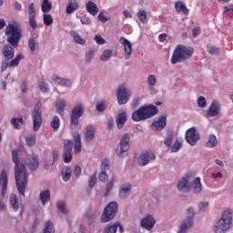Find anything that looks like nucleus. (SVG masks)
<instances>
[{
    "label": "nucleus",
    "mask_w": 233,
    "mask_h": 233,
    "mask_svg": "<svg viewBox=\"0 0 233 233\" xmlns=\"http://www.w3.org/2000/svg\"><path fill=\"white\" fill-rule=\"evenodd\" d=\"M19 153L16 149L12 151V158L15 165V178L16 183V188L18 190V194L25 198V192H26V187L28 185V171H26V167L25 164H20L19 159L17 158Z\"/></svg>",
    "instance_id": "obj_1"
},
{
    "label": "nucleus",
    "mask_w": 233,
    "mask_h": 233,
    "mask_svg": "<svg viewBox=\"0 0 233 233\" xmlns=\"http://www.w3.org/2000/svg\"><path fill=\"white\" fill-rule=\"evenodd\" d=\"M192 56H194V47L178 45L173 51L170 59L171 65H177V63H183V61L190 59Z\"/></svg>",
    "instance_id": "obj_2"
},
{
    "label": "nucleus",
    "mask_w": 233,
    "mask_h": 233,
    "mask_svg": "<svg viewBox=\"0 0 233 233\" xmlns=\"http://www.w3.org/2000/svg\"><path fill=\"white\" fill-rule=\"evenodd\" d=\"M5 35L7 37V43L14 48H17L21 37H23V30L14 24H9L5 28Z\"/></svg>",
    "instance_id": "obj_3"
},
{
    "label": "nucleus",
    "mask_w": 233,
    "mask_h": 233,
    "mask_svg": "<svg viewBox=\"0 0 233 233\" xmlns=\"http://www.w3.org/2000/svg\"><path fill=\"white\" fill-rule=\"evenodd\" d=\"M157 114V106H142L132 114V120L136 122L145 121V119H150Z\"/></svg>",
    "instance_id": "obj_4"
},
{
    "label": "nucleus",
    "mask_w": 233,
    "mask_h": 233,
    "mask_svg": "<svg viewBox=\"0 0 233 233\" xmlns=\"http://www.w3.org/2000/svg\"><path fill=\"white\" fill-rule=\"evenodd\" d=\"M232 225V212L230 210H225L222 213L221 218L216 223L213 229L215 233L227 232Z\"/></svg>",
    "instance_id": "obj_5"
},
{
    "label": "nucleus",
    "mask_w": 233,
    "mask_h": 233,
    "mask_svg": "<svg viewBox=\"0 0 233 233\" xmlns=\"http://www.w3.org/2000/svg\"><path fill=\"white\" fill-rule=\"evenodd\" d=\"M117 214V202L113 201L110 202L104 209V212L101 216L102 223H108V221H112L116 215Z\"/></svg>",
    "instance_id": "obj_6"
},
{
    "label": "nucleus",
    "mask_w": 233,
    "mask_h": 233,
    "mask_svg": "<svg viewBox=\"0 0 233 233\" xmlns=\"http://www.w3.org/2000/svg\"><path fill=\"white\" fill-rule=\"evenodd\" d=\"M33 117V130L34 132H37L39 128H41V125L43 124V117L41 113V103H37L32 112Z\"/></svg>",
    "instance_id": "obj_7"
},
{
    "label": "nucleus",
    "mask_w": 233,
    "mask_h": 233,
    "mask_svg": "<svg viewBox=\"0 0 233 233\" xmlns=\"http://www.w3.org/2000/svg\"><path fill=\"white\" fill-rule=\"evenodd\" d=\"M130 135L128 133H125L122 137L119 146L117 147L116 153L119 156V157H125L127 153L128 152V148H130Z\"/></svg>",
    "instance_id": "obj_8"
},
{
    "label": "nucleus",
    "mask_w": 233,
    "mask_h": 233,
    "mask_svg": "<svg viewBox=\"0 0 233 233\" xmlns=\"http://www.w3.org/2000/svg\"><path fill=\"white\" fill-rule=\"evenodd\" d=\"M22 59H25V56H23V54L16 55V56L14 59L5 58L1 64V72H5L8 66L10 68H15V66H19V63L21 62Z\"/></svg>",
    "instance_id": "obj_9"
},
{
    "label": "nucleus",
    "mask_w": 233,
    "mask_h": 233,
    "mask_svg": "<svg viewBox=\"0 0 233 233\" xmlns=\"http://www.w3.org/2000/svg\"><path fill=\"white\" fill-rule=\"evenodd\" d=\"M83 114H85V107H83V105L78 104L73 107L70 116V123L73 127H77V125H79V117H82Z\"/></svg>",
    "instance_id": "obj_10"
},
{
    "label": "nucleus",
    "mask_w": 233,
    "mask_h": 233,
    "mask_svg": "<svg viewBox=\"0 0 233 233\" xmlns=\"http://www.w3.org/2000/svg\"><path fill=\"white\" fill-rule=\"evenodd\" d=\"M187 214L188 217L187 218L186 220L183 221L181 224L178 233H187L188 229L194 225V221L192 220V218H194V208H187Z\"/></svg>",
    "instance_id": "obj_11"
},
{
    "label": "nucleus",
    "mask_w": 233,
    "mask_h": 233,
    "mask_svg": "<svg viewBox=\"0 0 233 233\" xmlns=\"http://www.w3.org/2000/svg\"><path fill=\"white\" fill-rule=\"evenodd\" d=\"M130 91L125 86L118 87L116 97L118 101V105H127L128 103V99H130Z\"/></svg>",
    "instance_id": "obj_12"
},
{
    "label": "nucleus",
    "mask_w": 233,
    "mask_h": 233,
    "mask_svg": "<svg viewBox=\"0 0 233 233\" xmlns=\"http://www.w3.org/2000/svg\"><path fill=\"white\" fill-rule=\"evenodd\" d=\"M72 148H74V142L72 140L64 141V163H70L72 161Z\"/></svg>",
    "instance_id": "obj_13"
},
{
    "label": "nucleus",
    "mask_w": 233,
    "mask_h": 233,
    "mask_svg": "<svg viewBox=\"0 0 233 233\" xmlns=\"http://www.w3.org/2000/svg\"><path fill=\"white\" fill-rule=\"evenodd\" d=\"M156 159V154L150 151H145L140 154L139 157L137 158V164L139 167H145L150 163V161H154Z\"/></svg>",
    "instance_id": "obj_14"
},
{
    "label": "nucleus",
    "mask_w": 233,
    "mask_h": 233,
    "mask_svg": "<svg viewBox=\"0 0 233 233\" xmlns=\"http://www.w3.org/2000/svg\"><path fill=\"white\" fill-rule=\"evenodd\" d=\"M185 137L187 143H188V145H191V147H195L198 141H199V135L196 130V127H191L187 129Z\"/></svg>",
    "instance_id": "obj_15"
},
{
    "label": "nucleus",
    "mask_w": 233,
    "mask_h": 233,
    "mask_svg": "<svg viewBox=\"0 0 233 233\" xmlns=\"http://www.w3.org/2000/svg\"><path fill=\"white\" fill-rule=\"evenodd\" d=\"M140 226L146 230H152L156 227V218H154V216L147 214L141 219Z\"/></svg>",
    "instance_id": "obj_16"
},
{
    "label": "nucleus",
    "mask_w": 233,
    "mask_h": 233,
    "mask_svg": "<svg viewBox=\"0 0 233 233\" xmlns=\"http://www.w3.org/2000/svg\"><path fill=\"white\" fill-rule=\"evenodd\" d=\"M25 163L29 170H36V168L39 167V159L37 157H35V155L27 156Z\"/></svg>",
    "instance_id": "obj_17"
},
{
    "label": "nucleus",
    "mask_w": 233,
    "mask_h": 233,
    "mask_svg": "<svg viewBox=\"0 0 233 233\" xmlns=\"http://www.w3.org/2000/svg\"><path fill=\"white\" fill-rule=\"evenodd\" d=\"M219 112H221V106L218 101L214 100L207 111V116L208 117H216V116H219Z\"/></svg>",
    "instance_id": "obj_18"
},
{
    "label": "nucleus",
    "mask_w": 233,
    "mask_h": 233,
    "mask_svg": "<svg viewBox=\"0 0 233 233\" xmlns=\"http://www.w3.org/2000/svg\"><path fill=\"white\" fill-rule=\"evenodd\" d=\"M190 177L186 176L181 178V180L178 182L177 188L180 192H190V183H188V179Z\"/></svg>",
    "instance_id": "obj_19"
},
{
    "label": "nucleus",
    "mask_w": 233,
    "mask_h": 233,
    "mask_svg": "<svg viewBox=\"0 0 233 233\" xmlns=\"http://www.w3.org/2000/svg\"><path fill=\"white\" fill-rule=\"evenodd\" d=\"M119 43L124 46L126 59H130V56H132V43L125 37H120Z\"/></svg>",
    "instance_id": "obj_20"
},
{
    "label": "nucleus",
    "mask_w": 233,
    "mask_h": 233,
    "mask_svg": "<svg viewBox=\"0 0 233 233\" xmlns=\"http://www.w3.org/2000/svg\"><path fill=\"white\" fill-rule=\"evenodd\" d=\"M0 185H2V196L5 198L6 188L8 187V174L3 169L0 174Z\"/></svg>",
    "instance_id": "obj_21"
},
{
    "label": "nucleus",
    "mask_w": 233,
    "mask_h": 233,
    "mask_svg": "<svg viewBox=\"0 0 233 233\" xmlns=\"http://www.w3.org/2000/svg\"><path fill=\"white\" fill-rule=\"evenodd\" d=\"M167 127V116H162L157 121L151 124L153 130H163Z\"/></svg>",
    "instance_id": "obj_22"
},
{
    "label": "nucleus",
    "mask_w": 233,
    "mask_h": 233,
    "mask_svg": "<svg viewBox=\"0 0 233 233\" xmlns=\"http://www.w3.org/2000/svg\"><path fill=\"white\" fill-rule=\"evenodd\" d=\"M86 141L90 143L96 137V127L89 125L86 127Z\"/></svg>",
    "instance_id": "obj_23"
},
{
    "label": "nucleus",
    "mask_w": 233,
    "mask_h": 233,
    "mask_svg": "<svg viewBox=\"0 0 233 233\" xmlns=\"http://www.w3.org/2000/svg\"><path fill=\"white\" fill-rule=\"evenodd\" d=\"M86 9L91 15H97V14H99V7H97V5L92 1L86 4Z\"/></svg>",
    "instance_id": "obj_24"
},
{
    "label": "nucleus",
    "mask_w": 233,
    "mask_h": 233,
    "mask_svg": "<svg viewBox=\"0 0 233 233\" xmlns=\"http://www.w3.org/2000/svg\"><path fill=\"white\" fill-rule=\"evenodd\" d=\"M175 10L177 14H184V15H188V8L182 1H177L175 3Z\"/></svg>",
    "instance_id": "obj_25"
},
{
    "label": "nucleus",
    "mask_w": 233,
    "mask_h": 233,
    "mask_svg": "<svg viewBox=\"0 0 233 233\" xmlns=\"http://www.w3.org/2000/svg\"><path fill=\"white\" fill-rule=\"evenodd\" d=\"M14 47L10 46L9 45H5L2 48V54L6 59H14Z\"/></svg>",
    "instance_id": "obj_26"
},
{
    "label": "nucleus",
    "mask_w": 233,
    "mask_h": 233,
    "mask_svg": "<svg viewBox=\"0 0 233 233\" xmlns=\"http://www.w3.org/2000/svg\"><path fill=\"white\" fill-rule=\"evenodd\" d=\"M131 191H132V186H130V184H126L124 186H121L119 190V196L123 199H127V197L130 196Z\"/></svg>",
    "instance_id": "obj_27"
},
{
    "label": "nucleus",
    "mask_w": 233,
    "mask_h": 233,
    "mask_svg": "<svg viewBox=\"0 0 233 233\" xmlns=\"http://www.w3.org/2000/svg\"><path fill=\"white\" fill-rule=\"evenodd\" d=\"M127 112L119 113L116 118L117 128H123L125 123H127Z\"/></svg>",
    "instance_id": "obj_28"
},
{
    "label": "nucleus",
    "mask_w": 233,
    "mask_h": 233,
    "mask_svg": "<svg viewBox=\"0 0 233 233\" xmlns=\"http://www.w3.org/2000/svg\"><path fill=\"white\" fill-rule=\"evenodd\" d=\"M78 8H79V4H77V1L69 0L66 8V12L68 15L74 14V12H76V10H77Z\"/></svg>",
    "instance_id": "obj_29"
},
{
    "label": "nucleus",
    "mask_w": 233,
    "mask_h": 233,
    "mask_svg": "<svg viewBox=\"0 0 233 233\" xmlns=\"http://www.w3.org/2000/svg\"><path fill=\"white\" fill-rule=\"evenodd\" d=\"M9 203L14 210V212H17L19 210V198H17V195L11 194L9 197Z\"/></svg>",
    "instance_id": "obj_30"
},
{
    "label": "nucleus",
    "mask_w": 233,
    "mask_h": 233,
    "mask_svg": "<svg viewBox=\"0 0 233 233\" xmlns=\"http://www.w3.org/2000/svg\"><path fill=\"white\" fill-rule=\"evenodd\" d=\"M74 139V148H75V152L76 154H79V152H81V135H79L78 133L75 134L73 137Z\"/></svg>",
    "instance_id": "obj_31"
},
{
    "label": "nucleus",
    "mask_w": 233,
    "mask_h": 233,
    "mask_svg": "<svg viewBox=\"0 0 233 233\" xmlns=\"http://www.w3.org/2000/svg\"><path fill=\"white\" fill-rule=\"evenodd\" d=\"M52 79L62 86H72V82L68 79L61 78L56 75L53 76Z\"/></svg>",
    "instance_id": "obj_32"
},
{
    "label": "nucleus",
    "mask_w": 233,
    "mask_h": 233,
    "mask_svg": "<svg viewBox=\"0 0 233 233\" xmlns=\"http://www.w3.org/2000/svg\"><path fill=\"white\" fill-rule=\"evenodd\" d=\"M39 199L42 202V205H46L50 201V190L46 189L40 192Z\"/></svg>",
    "instance_id": "obj_33"
},
{
    "label": "nucleus",
    "mask_w": 233,
    "mask_h": 233,
    "mask_svg": "<svg viewBox=\"0 0 233 233\" xmlns=\"http://www.w3.org/2000/svg\"><path fill=\"white\" fill-rule=\"evenodd\" d=\"M207 148H216L218 147V138L214 135H210L206 142Z\"/></svg>",
    "instance_id": "obj_34"
},
{
    "label": "nucleus",
    "mask_w": 233,
    "mask_h": 233,
    "mask_svg": "<svg viewBox=\"0 0 233 233\" xmlns=\"http://www.w3.org/2000/svg\"><path fill=\"white\" fill-rule=\"evenodd\" d=\"M62 177L63 181H70V177H72V169L68 167L62 168Z\"/></svg>",
    "instance_id": "obj_35"
},
{
    "label": "nucleus",
    "mask_w": 233,
    "mask_h": 233,
    "mask_svg": "<svg viewBox=\"0 0 233 233\" xmlns=\"http://www.w3.org/2000/svg\"><path fill=\"white\" fill-rule=\"evenodd\" d=\"M11 125H13V127L19 130L22 128L23 125H25V120L23 119V117H14L11 118Z\"/></svg>",
    "instance_id": "obj_36"
},
{
    "label": "nucleus",
    "mask_w": 233,
    "mask_h": 233,
    "mask_svg": "<svg viewBox=\"0 0 233 233\" xmlns=\"http://www.w3.org/2000/svg\"><path fill=\"white\" fill-rule=\"evenodd\" d=\"M43 14H48L52 10V4L49 0H43L41 5Z\"/></svg>",
    "instance_id": "obj_37"
},
{
    "label": "nucleus",
    "mask_w": 233,
    "mask_h": 233,
    "mask_svg": "<svg viewBox=\"0 0 233 233\" xmlns=\"http://www.w3.org/2000/svg\"><path fill=\"white\" fill-rule=\"evenodd\" d=\"M193 190H194L195 194H199V192H201V190H202L201 178H199V177L195 178V180L193 182Z\"/></svg>",
    "instance_id": "obj_38"
},
{
    "label": "nucleus",
    "mask_w": 233,
    "mask_h": 233,
    "mask_svg": "<svg viewBox=\"0 0 233 233\" xmlns=\"http://www.w3.org/2000/svg\"><path fill=\"white\" fill-rule=\"evenodd\" d=\"M43 233H56V228H54V223H52V221L47 220L46 222Z\"/></svg>",
    "instance_id": "obj_39"
},
{
    "label": "nucleus",
    "mask_w": 233,
    "mask_h": 233,
    "mask_svg": "<svg viewBox=\"0 0 233 233\" xmlns=\"http://www.w3.org/2000/svg\"><path fill=\"white\" fill-rule=\"evenodd\" d=\"M43 21L46 26H50L51 25L54 24V17H52V15L50 14L44 13Z\"/></svg>",
    "instance_id": "obj_40"
},
{
    "label": "nucleus",
    "mask_w": 233,
    "mask_h": 233,
    "mask_svg": "<svg viewBox=\"0 0 233 233\" xmlns=\"http://www.w3.org/2000/svg\"><path fill=\"white\" fill-rule=\"evenodd\" d=\"M114 183H116V177H113L106 184V193L105 196H108L110 192H112V189L114 188Z\"/></svg>",
    "instance_id": "obj_41"
},
{
    "label": "nucleus",
    "mask_w": 233,
    "mask_h": 233,
    "mask_svg": "<svg viewBox=\"0 0 233 233\" xmlns=\"http://www.w3.org/2000/svg\"><path fill=\"white\" fill-rule=\"evenodd\" d=\"M71 35H72L74 41L76 42L78 45H85V43H86V41L85 39H83L81 37V35H79L78 32L74 31L71 34Z\"/></svg>",
    "instance_id": "obj_42"
},
{
    "label": "nucleus",
    "mask_w": 233,
    "mask_h": 233,
    "mask_svg": "<svg viewBox=\"0 0 233 233\" xmlns=\"http://www.w3.org/2000/svg\"><path fill=\"white\" fill-rule=\"evenodd\" d=\"M66 106V101L58 100L56 104V110H58L59 114H63L65 112V108Z\"/></svg>",
    "instance_id": "obj_43"
},
{
    "label": "nucleus",
    "mask_w": 233,
    "mask_h": 233,
    "mask_svg": "<svg viewBox=\"0 0 233 233\" xmlns=\"http://www.w3.org/2000/svg\"><path fill=\"white\" fill-rule=\"evenodd\" d=\"M56 208L58 209V212H61L62 214H68V209L66 208V203H65L64 201L57 202Z\"/></svg>",
    "instance_id": "obj_44"
},
{
    "label": "nucleus",
    "mask_w": 233,
    "mask_h": 233,
    "mask_svg": "<svg viewBox=\"0 0 233 233\" xmlns=\"http://www.w3.org/2000/svg\"><path fill=\"white\" fill-rule=\"evenodd\" d=\"M119 222H116L115 224L106 227L104 230V233H116L117 232Z\"/></svg>",
    "instance_id": "obj_45"
},
{
    "label": "nucleus",
    "mask_w": 233,
    "mask_h": 233,
    "mask_svg": "<svg viewBox=\"0 0 233 233\" xmlns=\"http://www.w3.org/2000/svg\"><path fill=\"white\" fill-rule=\"evenodd\" d=\"M60 125L59 116H55L51 121V127L53 130H55V132H57V130H59Z\"/></svg>",
    "instance_id": "obj_46"
},
{
    "label": "nucleus",
    "mask_w": 233,
    "mask_h": 233,
    "mask_svg": "<svg viewBox=\"0 0 233 233\" xmlns=\"http://www.w3.org/2000/svg\"><path fill=\"white\" fill-rule=\"evenodd\" d=\"M156 82H157L156 76L149 75L147 76V85L149 86V90H154V86H156Z\"/></svg>",
    "instance_id": "obj_47"
},
{
    "label": "nucleus",
    "mask_w": 233,
    "mask_h": 233,
    "mask_svg": "<svg viewBox=\"0 0 233 233\" xmlns=\"http://www.w3.org/2000/svg\"><path fill=\"white\" fill-rule=\"evenodd\" d=\"M27 14L29 15V17H35L37 15V11L35 10L34 3L29 4Z\"/></svg>",
    "instance_id": "obj_48"
},
{
    "label": "nucleus",
    "mask_w": 233,
    "mask_h": 233,
    "mask_svg": "<svg viewBox=\"0 0 233 233\" xmlns=\"http://www.w3.org/2000/svg\"><path fill=\"white\" fill-rule=\"evenodd\" d=\"M181 147H183V142H181V140L179 139H177L175 143L171 146L170 150L173 153L177 152L181 148Z\"/></svg>",
    "instance_id": "obj_49"
},
{
    "label": "nucleus",
    "mask_w": 233,
    "mask_h": 233,
    "mask_svg": "<svg viewBox=\"0 0 233 233\" xmlns=\"http://www.w3.org/2000/svg\"><path fill=\"white\" fill-rule=\"evenodd\" d=\"M35 46H37V42L35 41V38L31 37L28 39V47L30 48L32 54L35 52Z\"/></svg>",
    "instance_id": "obj_50"
},
{
    "label": "nucleus",
    "mask_w": 233,
    "mask_h": 233,
    "mask_svg": "<svg viewBox=\"0 0 233 233\" xmlns=\"http://www.w3.org/2000/svg\"><path fill=\"white\" fill-rule=\"evenodd\" d=\"M112 57V50L106 49L103 52L100 59L101 61H108Z\"/></svg>",
    "instance_id": "obj_51"
},
{
    "label": "nucleus",
    "mask_w": 233,
    "mask_h": 233,
    "mask_svg": "<svg viewBox=\"0 0 233 233\" xmlns=\"http://www.w3.org/2000/svg\"><path fill=\"white\" fill-rule=\"evenodd\" d=\"M25 143L28 145V147H33V145H35V135H28L25 137Z\"/></svg>",
    "instance_id": "obj_52"
},
{
    "label": "nucleus",
    "mask_w": 233,
    "mask_h": 233,
    "mask_svg": "<svg viewBox=\"0 0 233 233\" xmlns=\"http://www.w3.org/2000/svg\"><path fill=\"white\" fill-rule=\"evenodd\" d=\"M173 139H174V135L168 134L167 136L166 139L164 140V145H166V147H167V148H170V147H172Z\"/></svg>",
    "instance_id": "obj_53"
},
{
    "label": "nucleus",
    "mask_w": 233,
    "mask_h": 233,
    "mask_svg": "<svg viewBox=\"0 0 233 233\" xmlns=\"http://www.w3.org/2000/svg\"><path fill=\"white\" fill-rule=\"evenodd\" d=\"M137 17L141 23H147V11L142 10L137 13Z\"/></svg>",
    "instance_id": "obj_54"
},
{
    "label": "nucleus",
    "mask_w": 233,
    "mask_h": 233,
    "mask_svg": "<svg viewBox=\"0 0 233 233\" xmlns=\"http://www.w3.org/2000/svg\"><path fill=\"white\" fill-rule=\"evenodd\" d=\"M29 26H31L33 30H35V28H38L39 25H37L35 16H29Z\"/></svg>",
    "instance_id": "obj_55"
},
{
    "label": "nucleus",
    "mask_w": 233,
    "mask_h": 233,
    "mask_svg": "<svg viewBox=\"0 0 233 233\" xmlns=\"http://www.w3.org/2000/svg\"><path fill=\"white\" fill-rule=\"evenodd\" d=\"M110 168V161L108 159H104L101 163V170L106 171Z\"/></svg>",
    "instance_id": "obj_56"
},
{
    "label": "nucleus",
    "mask_w": 233,
    "mask_h": 233,
    "mask_svg": "<svg viewBox=\"0 0 233 233\" xmlns=\"http://www.w3.org/2000/svg\"><path fill=\"white\" fill-rule=\"evenodd\" d=\"M99 181H101L102 183H106V181H108V175H106V171H101V173L99 174Z\"/></svg>",
    "instance_id": "obj_57"
},
{
    "label": "nucleus",
    "mask_w": 233,
    "mask_h": 233,
    "mask_svg": "<svg viewBox=\"0 0 233 233\" xmlns=\"http://www.w3.org/2000/svg\"><path fill=\"white\" fill-rule=\"evenodd\" d=\"M198 105L200 108H205V106H207V99H205V96H199L198 98Z\"/></svg>",
    "instance_id": "obj_58"
},
{
    "label": "nucleus",
    "mask_w": 233,
    "mask_h": 233,
    "mask_svg": "<svg viewBox=\"0 0 233 233\" xmlns=\"http://www.w3.org/2000/svg\"><path fill=\"white\" fill-rule=\"evenodd\" d=\"M94 50H89L87 53H86V63H90L92 59H94Z\"/></svg>",
    "instance_id": "obj_59"
},
{
    "label": "nucleus",
    "mask_w": 233,
    "mask_h": 233,
    "mask_svg": "<svg viewBox=\"0 0 233 233\" xmlns=\"http://www.w3.org/2000/svg\"><path fill=\"white\" fill-rule=\"evenodd\" d=\"M38 88L42 91V92H48V86H46V83H45L44 80L40 81L38 83Z\"/></svg>",
    "instance_id": "obj_60"
},
{
    "label": "nucleus",
    "mask_w": 233,
    "mask_h": 233,
    "mask_svg": "<svg viewBox=\"0 0 233 233\" xmlns=\"http://www.w3.org/2000/svg\"><path fill=\"white\" fill-rule=\"evenodd\" d=\"M95 41L97 45H105L106 43V40H105L101 35H95Z\"/></svg>",
    "instance_id": "obj_61"
},
{
    "label": "nucleus",
    "mask_w": 233,
    "mask_h": 233,
    "mask_svg": "<svg viewBox=\"0 0 233 233\" xmlns=\"http://www.w3.org/2000/svg\"><path fill=\"white\" fill-rule=\"evenodd\" d=\"M208 48V53L211 54L212 56H218L219 54V48L216 46H210Z\"/></svg>",
    "instance_id": "obj_62"
},
{
    "label": "nucleus",
    "mask_w": 233,
    "mask_h": 233,
    "mask_svg": "<svg viewBox=\"0 0 233 233\" xmlns=\"http://www.w3.org/2000/svg\"><path fill=\"white\" fill-rule=\"evenodd\" d=\"M96 181H97V178H96V175H93L89 177L88 185L90 188H94V187H96Z\"/></svg>",
    "instance_id": "obj_63"
},
{
    "label": "nucleus",
    "mask_w": 233,
    "mask_h": 233,
    "mask_svg": "<svg viewBox=\"0 0 233 233\" xmlns=\"http://www.w3.org/2000/svg\"><path fill=\"white\" fill-rule=\"evenodd\" d=\"M80 21L82 25H90L92 23V20H90V17L84 15L80 18Z\"/></svg>",
    "instance_id": "obj_64"
}]
</instances>
